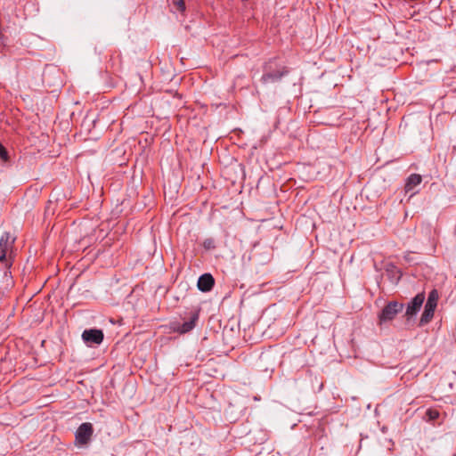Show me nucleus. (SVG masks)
I'll return each instance as SVG.
<instances>
[{"instance_id": "9", "label": "nucleus", "mask_w": 456, "mask_h": 456, "mask_svg": "<svg viewBox=\"0 0 456 456\" xmlns=\"http://www.w3.org/2000/svg\"><path fill=\"white\" fill-rule=\"evenodd\" d=\"M198 318H199L198 314H192V316L190 318L189 321L184 322L183 324L179 325L177 328H175V330L181 334L187 333L194 329V327L196 326V322L198 321Z\"/></svg>"}, {"instance_id": "6", "label": "nucleus", "mask_w": 456, "mask_h": 456, "mask_svg": "<svg viewBox=\"0 0 456 456\" xmlns=\"http://www.w3.org/2000/svg\"><path fill=\"white\" fill-rule=\"evenodd\" d=\"M425 300V293L420 292L417 294L408 304L405 314L408 318H411L414 315L417 314V313L419 311L423 302Z\"/></svg>"}, {"instance_id": "15", "label": "nucleus", "mask_w": 456, "mask_h": 456, "mask_svg": "<svg viewBox=\"0 0 456 456\" xmlns=\"http://www.w3.org/2000/svg\"><path fill=\"white\" fill-rule=\"evenodd\" d=\"M426 415L429 420H436L439 417V411L436 409H428Z\"/></svg>"}, {"instance_id": "14", "label": "nucleus", "mask_w": 456, "mask_h": 456, "mask_svg": "<svg viewBox=\"0 0 456 456\" xmlns=\"http://www.w3.org/2000/svg\"><path fill=\"white\" fill-rule=\"evenodd\" d=\"M172 5L176 11L183 12L185 11L184 0H171Z\"/></svg>"}, {"instance_id": "1", "label": "nucleus", "mask_w": 456, "mask_h": 456, "mask_svg": "<svg viewBox=\"0 0 456 456\" xmlns=\"http://www.w3.org/2000/svg\"><path fill=\"white\" fill-rule=\"evenodd\" d=\"M374 267L379 272H384L392 283H397L402 276L400 269L387 258L381 259L379 263H374Z\"/></svg>"}, {"instance_id": "2", "label": "nucleus", "mask_w": 456, "mask_h": 456, "mask_svg": "<svg viewBox=\"0 0 456 456\" xmlns=\"http://www.w3.org/2000/svg\"><path fill=\"white\" fill-rule=\"evenodd\" d=\"M16 237L11 232H5L0 238V256H15L17 248L14 246Z\"/></svg>"}, {"instance_id": "13", "label": "nucleus", "mask_w": 456, "mask_h": 456, "mask_svg": "<svg viewBox=\"0 0 456 456\" xmlns=\"http://www.w3.org/2000/svg\"><path fill=\"white\" fill-rule=\"evenodd\" d=\"M202 246L206 250L215 249L216 247V240L213 238H207L202 242Z\"/></svg>"}, {"instance_id": "5", "label": "nucleus", "mask_w": 456, "mask_h": 456, "mask_svg": "<svg viewBox=\"0 0 456 456\" xmlns=\"http://www.w3.org/2000/svg\"><path fill=\"white\" fill-rule=\"evenodd\" d=\"M82 338L88 345H100L103 340V332L96 329L86 330L82 333Z\"/></svg>"}, {"instance_id": "11", "label": "nucleus", "mask_w": 456, "mask_h": 456, "mask_svg": "<svg viewBox=\"0 0 456 456\" xmlns=\"http://www.w3.org/2000/svg\"><path fill=\"white\" fill-rule=\"evenodd\" d=\"M435 310L436 307L425 305L424 312L422 313L420 317L419 324L424 325L428 323L434 316Z\"/></svg>"}, {"instance_id": "4", "label": "nucleus", "mask_w": 456, "mask_h": 456, "mask_svg": "<svg viewBox=\"0 0 456 456\" xmlns=\"http://www.w3.org/2000/svg\"><path fill=\"white\" fill-rule=\"evenodd\" d=\"M94 433L93 425L89 422L82 423L77 429L75 436L77 444H86Z\"/></svg>"}, {"instance_id": "7", "label": "nucleus", "mask_w": 456, "mask_h": 456, "mask_svg": "<svg viewBox=\"0 0 456 456\" xmlns=\"http://www.w3.org/2000/svg\"><path fill=\"white\" fill-rule=\"evenodd\" d=\"M422 182V176L419 174H411L410 175L404 184V191L405 193H410V197L415 195L418 191L416 187L419 186Z\"/></svg>"}, {"instance_id": "17", "label": "nucleus", "mask_w": 456, "mask_h": 456, "mask_svg": "<svg viewBox=\"0 0 456 456\" xmlns=\"http://www.w3.org/2000/svg\"><path fill=\"white\" fill-rule=\"evenodd\" d=\"M0 265H3L6 267H10L12 265L11 258H0Z\"/></svg>"}, {"instance_id": "10", "label": "nucleus", "mask_w": 456, "mask_h": 456, "mask_svg": "<svg viewBox=\"0 0 456 456\" xmlns=\"http://www.w3.org/2000/svg\"><path fill=\"white\" fill-rule=\"evenodd\" d=\"M287 71L276 70L273 72H265L263 74L261 77V81L263 84L275 83L284 76Z\"/></svg>"}, {"instance_id": "16", "label": "nucleus", "mask_w": 456, "mask_h": 456, "mask_svg": "<svg viewBox=\"0 0 456 456\" xmlns=\"http://www.w3.org/2000/svg\"><path fill=\"white\" fill-rule=\"evenodd\" d=\"M0 158L4 160H7L8 159L7 151L2 143H0Z\"/></svg>"}, {"instance_id": "3", "label": "nucleus", "mask_w": 456, "mask_h": 456, "mask_svg": "<svg viewBox=\"0 0 456 456\" xmlns=\"http://www.w3.org/2000/svg\"><path fill=\"white\" fill-rule=\"evenodd\" d=\"M403 309V305L396 301L389 302L379 314V323L382 324L395 319L396 314Z\"/></svg>"}, {"instance_id": "8", "label": "nucleus", "mask_w": 456, "mask_h": 456, "mask_svg": "<svg viewBox=\"0 0 456 456\" xmlns=\"http://www.w3.org/2000/svg\"><path fill=\"white\" fill-rule=\"evenodd\" d=\"M215 284V280L210 273H204L200 276L198 280V289L202 292H208L212 289Z\"/></svg>"}, {"instance_id": "12", "label": "nucleus", "mask_w": 456, "mask_h": 456, "mask_svg": "<svg viewBox=\"0 0 456 456\" xmlns=\"http://www.w3.org/2000/svg\"><path fill=\"white\" fill-rule=\"evenodd\" d=\"M438 297H439V295H438L437 290L432 289L429 292V295H428V300H427V303L425 305H428V306L436 308Z\"/></svg>"}]
</instances>
